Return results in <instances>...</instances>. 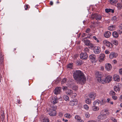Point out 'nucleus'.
<instances>
[{
  "instance_id": "1",
  "label": "nucleus",
  "mask_w": 122,
  "mask_h": 122,
  "mask_svg": "<svg viewBox=\"0 0 122 122\" xmlns=\"http://www.w3.org/2000/svg\"><path fill=\"white\" fill-rule=\"evenodd\" d=\"M73 74L74 79L78 83L81 84H84L85 83L86 77L81 71L79 70L74 71Z\"/></svg>"
},
{
  "instance_id": "2",
  "label": "nucleus",
  "mask_w": 122,
  "mask_h": 122,
  "mask_svg": "<svg viewBox=\"0 0 122 122\" xmlns=\"http://www.w3.org/2000/svg\"><path fill=\"white\" fill-rule=\"evenodd\" d=\"M95 75L97 78V81L99 83H102V81L103 80L102 78L103 76V74L102 73L98 72H97L95 73Z\"/></svg>"
},
{
  "instance_id": "3",
  "label": "nucleus",
  "mask_w": 122,
  "mask_h": 122,
  "mask_svg": "<svg viewBox=\"0 0 122 122\" xmlns=\"http://www.w3.org/2000/svg\"><path fill=\"white\" fill-rule=\"evenodd\" d=\"M112 79V76L111 75H108L104 79H103L101 83L102 84H105L106 83H109L111 81Z\"/></svg>"
},
{
  "instance_id": "4",
  "label": "nucleus",
  "mask_w": 122,
  "mask_h": 122,
  "mask_svg": "<svg viewBox=\"0 0 122 122\" xmlns=\"http://www.w3.org/2000/svg\"><path fill=\"white\" fill-rule=\"evenodd\" d=\"M103 114H102L98 116V118L99 120H105L107 118V116L106 114V111L105 110L104 111Z\"/></svg>"
},
{
  "instance_id": "5",
  "label": "nucleus",
  "mask_w": 122,
  "mask_h": 122,
  "mask_svg": "<svg viewBox=\"0 0 122 122\" xmlns=\"http://www.w3.org/2000/svg\"><path fill=\"white\" fill-rule=\"evenodd\" d=\"M89 60L93 63H96L97 61L96 56L94 54H91L89 56Z\"/></svg>"
},
{
  "instance_id": "6",
  "label": "nucleus",
  "mask_w": 122,
  "mask_h": 122,
  "mask_svg": "<svg viewBox=\"0 0 122 122\" xmlns=\"http://www.w3.org/2000/svg\"><path fill=\"white\" fill-rule=\"evenodd\" d=\"M91 17L93 19L95 18L97 20H100L102 18L101 16L100 15L97 14H94L92 15Z\"/></svg>"
},
{
  "instance_id": "7",
  "label": "nucleus",
  "mask_w": 122,
  "mask_h": 122,
  "mask_svg": "<svg viewBox=\"0 0 122 122\" xmlns=\"http://www.w3.org/2000/svg\"><path fill=\"white\" fill-rule=\"evenodd\" d=\"M80 56L81 59L82 60L86 59L88 57L87 54L86 52H81L80 54Z\"/></svg>"
},
{
  "instance_id": "8",
  "label": "nucleus",
  "mask_w": 122,
  "mask_h": 122,
  "mask_svg": "<svg viewBox=\"0 0 122 122\" xmlns=\"http://www.w3.org/2000/svg\"><path fill=\"white\" fill-rule=\"evenodd\" d=\"M48 114L51 116H54L56 115V112L52 109H50L48 112Z\"/></svg>"
},
{
  "instance_id": "9",
  "label": "nucleus",
  "mask_w": 122,
  "mask_h": 122,
  "mask_svg": "<svg viewBox=\"0 0 122 122\" xmlns=\"http://www.w3.org/2000/svg\"><path fill=\"white\" fill-rule=\"evenodd\" d=\"M103 43L104 45L109 47L111 48L112 46V44L108 41H104L103 42Z\"/></svg>"
},
{
  "instance_id": "10",
  "label": "nucleus",
  "mask_w": 122,
  "mask_h": 122,
  "mask_svg": "<svg viewBox=\"0 0 122 122\" xmlns=\"http://www.w3.org/2000/svg\"><path fill=\"white\" fill-rule=\"evenodd\" d=\"M89 97L91 98V99L94 100L95 99L96 96V94L94 92H92L89 95Z\"/></svg>"
},
{
  "instance_id": "11",
  "label": "nucleus",
  "mask_w": 122,
  "mask_h": 122,
  "mask_svg": "<svg viewBox=\"0 0 122 122\" xmlns=\"http://www.w3.org/2000/svg\"><path fill=\"white\" fill-rule=\"evenodd\" d=\"M105 67L106 70L107 71H109L111 70L112 66L110 64L107 63L105 64Z\"/></svg>"
},
{
  "instance_id": "12",
  "label": "nucleus",
  "mask_w": 122,
  "mask_h": 122,
  "mask_svg": "<svg viewBox=\"0 0 122 122\" xmlns=\"http://www.w3.org/2000/svg\"><path fill=\"white\" fill-rule=\"evenodd\" d=\"M94 51L96 54L99 53L101 51L100 47H99L95 46L94 48Z\"/></svg>"
},
{
  "instance_id": "13",
  "label": "nucleus",
  "mask_w": 122,
  "mask_h": 122,
  "mask_svg": "<svg viewBox=\"0 0 122 122\" xmlns=\"http://www.w3.org/2000/svg\"><path fill=\"white\" fill-rule=\"evenodd\" d=\"M75 118L77 122H84L83 120L81 119V117L78 115H76L75 116Z\"/></svg>"
},
{
  "instance_id": "14",
  "label": "nucleus",
  "mask_w": 122,
  "mask_h": 122,
  "mask_svg": "<svg viewBox=\"0 0 122 122\" xmlns=\"http://www.w3.org/2000/svg\"><path fill=\"white\" fill-rule=\"evenodd\" d=\"M51 101V102L53 104L57 103L58 102V100L57 99V97H52Z\"/></svg>"
},
{
  "instance_id": "15",
  "label": "nucleus",
  "mask_w": 122,
  "mask_h": 122,
  "mask_svg": "<svg viewBox=\"0 0 122 122\" xmlns=\"http://www.w3.org/2000/svg\"><path fill=\"white\" fill-rule=\"evenodd\" d=\"M117 56V54L114 52H111L109 55V58L111 59H112L114 58H115Z\"/></svg>"
},
{
  "instance_id": "16",
  "label": "nucleus",
  "mask_w": 122,
  "mask_h": 122,
  "mask_svg": "<svg viewBox=\"0 0 122 122\" xmlns=\"http://www.w3.org/2000/svg\"><path fill=\"white\" fill-rule=\"evenodd\" d=\"M78 103L77 100L76 99H74L71 101H70L69 104L72 106L76 105Z\"/></svg>"
},
{
  "instance_id": "17",
  "label": "nucleus",
  "mask_w": 122,
  "mask_h": 122,
  "mask_svg": "<svg viewBox=\"0 0 122 122\" xmlns=\"http://www.w3.org/2000/svg\"><path fill=\"white\" fill-rule=\"evenodd\" d=\"M83 41L86 45L87 46L91 45V47H93V45L91 44V43L90 41L89 40H88L84 39L83 40Z\"/></svg>"
},
{
  "instance_id": "18",
  "label": "nucleus",
  "mask_w": 122,
  "mask_h": 122,
  "mask_svg": "<svg viewBox=\"0 0 122 122\" xmlns=\"http://www.w3.org/2000/svg\"><path fill=\"white\" fill-rule=\"evenodd\" d=\"M66 94H68L70 96L71 98H74L76 97L77 94L76 93L73 92H67Z\"/></svg>"
},
{
  "instance_id": "19",
  "label": "nucleus",
  "mask_w": 122,
  "mask_h": 122,
  "mask_svg": "<svg viewBox=\"0 0 122 122\" xmlns=\"http://www.w3.org/2000/svg\"><path fill=\"white\" fill-rule=\"evenodd\" d=\"M113 79L114 81L117 82L119 81L120 80L119 76L117 74L113 76Z\"/></svg>"
},
{
  "instance_id": "20",
  "label": "nucleus",
  "mask_w": 122,
  "mask_h": 122,
  "mask_svg": "<svg viewBox=\"0 0 122 122\" xmlns=\"http://www.w3.org/2000/svg\"><path fill=\"white\" fill-rule=\"evenodd\" d=\"M105 58V55L104 54H101L99 56V60L100 61H101L104 60Z\"/></svg>"
},
{
  "instance_id": "21",
  "label": "nucleus",
  "mask_w": 122,
  "mask_h": 122,
  "mask_svg": "<svg viewBox=\"0 0 122 122\" xmlns=\"http://www.w3.org/2000/svg\"><path fill=\"white\" fill-rule=\"evenodd\" d=\"M111 33L109 31H107L105 32L104 34V36L106 38H109L111 35Z\"/></svg>"
},
{
  "instance_id": "22",
  "label": "nucleus",
  "mask_w": 122,
  "mask_h": 122,
  "mask_svg": "<svg viewBox=\"0 0 122 122\" xmlns=\"http://www.w3.org/2000/svg\"><path fill=\"white\" fill-rule=\"evenodd\" d=\"M116 27L115 25H112L108 27V29L110 31H113L115 30Z\"/></svg>"
},
{
  "instance_id": "23",
  "label": "nucleus",
  "mask_w": 122,
  "mask_h": 122,
  "mask_svg": "<svg viewBox=\"0 0 122 122\" xmlns=\"http://www.w3.org/2000/svg\"><path fill=\"white\" fill-rule=\"evenodd\" d=\"M3 55H2L1 53H0V64H2L3 63V60L4 57Z\"/></svg>"
},
{
  "instance_id": "24",
  "label": "nucleus",
  "mask_w": 122,
  "mask_h": 122,
  "mask_svg": "<svg viewBox=\"0 0 122 122\" xmlns=\"http://www.w3.org/2000/svg\"><path fill=\"white\" fill-rule=\"evenodd\" d=\"M1 119L2 121H3L5 119V113L3 111L1 113Z\"/></svg>"
},
{
  "instance_id": "25",
  "label": "nucleus",
  "mask_w": 122,
  "mask_h": 122,
  "mask_svg": "<svg viewBox=\"0 0 122 122\" xmlns=\"http://www.w3.org/2000/svg\"><path fill=\"white\" fill-rule=\"evenodd\" d=\"M83 63V61L80 60H79L76 61V64L77 65L79 66L82 64Z\"/></svg>"
},
{
  "instance_id": "26",
  "label": "nucleus",
  "mask_w": 122,
  "mask_h": 122,
  "mask_svg": "<svg viewBox=\"0 0 122 122\" xmlns=\"http://www.w3.org/2000/svg\"><path fill=\"white\" fill-rule=\"evenodd\" d=\"M86 103L87 104H90L92 103L91 100L89 98H86L85 100Z\"/></svg>"
},
{
  "instance_id": "27",
  "label": "nucleus",
  "mask_w": 122,
  "mask_h": 122,
  "mask_svg": "<svg viewBox=\"0 0 122 122\" xmlns=\"http://www.w3.org/2000/svg\"><path fill=\"white\" fill-rule=\"evenodd\" d=\"M61 88L59 86L56 87L54 90V92H61Z\"/></svg>"
},
{
  "instance_id": "28",
  "label": "nucleus",
  "mask_w": 122,
  "mask_h": 122,
  "mask_svg": "<svg viewBox=\"0 0 122 122\" xmlns=\"http://www.w3.org/2000/svg\"><path fill=\"white\" fill-rule=\"evenodd\" d=\"M114 89L115 91H119L120 90V88L118 85L115 86L114 87Z\"/></svg>"
},
{
  "instance_id": "29",
  "label": "nucleus",
  "mask_w": 122,
  "mask_h": 122,
  "mask_svg": "<svg viewBox=\"0 0 122 122\" xmlns=\"http://www.w3.org/2000/svg\"><path fill=\"white\" fill-rule=\"evenodd\" d=\"M112 35L115 38H117L118 36V33L114 31L112 33Z\"/></svg>"
},
{
  "instance_id": "30",
  "label": "nucleus",
  "mask_w": 122,
  "mask_h": 122,
  "mask_svg": "<svg viewBox=\"0 0 122 122\" xmlns=\"http://www.w3.org/2000/svg\"><path fill=\"white\" fill-rule=\"evenodd\" d=\"M92 110L94 111H97L99 110V108L97 107L93 106L92 107Z\"/></svg>"
},
{
  "instance_id": "31",
  "label": "nucleus",
  "mask_w": 122,
  "mask_h": 122,
  "mask_svg": "<svg viewBox=\"0 0 122 122\" xmlns=\"http://www.w3.org/2000/svg\"><path fill=\"white\" fill-rule=\"evenodd\" d=\"M43 122H49L48 118L46 117H45L43 119Z\"/></svg>"
},
{
  "instance_id": "32",
  "label": "nucleus",
  "mask_w": 122,
  "mask_h": 122,
  "mask_svg": "<svg viewBox=\"0 0 122 122\" xmlns=\"http://www.w3.org/2000/svg\"><path fill=\"white\" fill-rule=\"evenodd\" d=\"M64 116L67 118H70L71 117V115L69 113H67L65 114Z\"/></svg>"
},
{
  "instance_id": "33",
  "label": "nucleus",
  "mask_w": 122,
  "mask_h": 122,
  "mask_svg": "<svg viewBox=\"0 0 122 122\" xmlns=\"http://www.w3.org/2000/svg\"><path fill=\"white\" fill-rule=\"evenodd\" d=\"M63 97L64 100L66 101H68L69 100V97L66 95H64Z\"/></svg>"
},
{
  "instance_id": "34",
  "label": "nucleus",
  "mask_w": 122,
  "mask_h": 122,
  "mask_svg": "<svg viewBox=\"0 0 122 122\" xmlns=\"http://www.w3.org/2000/svg\"><path fill=\"white\" fill-rule=\"evenodd\" d=\"M67 81V79L66 78H64L62 79L61 81V83L62 84H64Z\"/></svg>"
},
{
  "instance_id": "35",
  "label": "nucleus",
  "mask_w": 122,
  "mask_h": 122,
  "mask_svg": "<svg viewBox=\"0 0 122 122\" xmlns=\"http://www.w3.org/2000/svg\"><path fill=\"white\" fill-rule=\"evenodd\" d=\"M62 88L63 91H67V90L68 91H69V90L68 89V87L66 86H63Z\"/></svg>"
},
{
  "instance_id": "36",
  "label": "nucleus",
  "mask_w": 122,
  "mask_h": 122,
  "mask_svg": "<svg viewBox=\"0 0 122 122\" xmlns=\"http://www.w3.org/2000/svg\"><path fill=\"white\" fill-rule=\"evenodd\" d=\"M120 3H118L117 4V7L119 9H120L122 8V5Z\"/></svg>"
},
{
  "instance_id": "37",
  "label": "nucleus",
  "mask_w": 122,
  "mask_h": 122,
  "mask_svg": "<svg viewBox=\"0 0 122 122\" xmlns=\"http://www.w3.org/2000/svg\"><path fill=\"white\" fill-rule=\"evenodd\" d=\"M84 108L86 110H88L89 109V107L88 106L86 105L85 104L84 106Z\"/></svg>"
},
{
  "instance_id": "38",
  "label": "nucleus",
  "mask_w": 122,
  "mask_h": 122,
  "mask_svg": "<svg viewBox=\"0 0 122 122\" xmlns=\"http://www.w3.org/2000/svg\"><path fill=\"white\" fill-rule=\"evenodd\" d=\"M73 66L72 63H70L67 65V67L68 68H72Z\"/></svg>"
},
{
  "instance_id": "39",
  "label": "nucleus",
  "mask_w": 122,
  "mask_h": 122,
  "mask_svg": "<svg viewBox=\"0 0 122 122\" xmlns=\"http://www.w3.org/2000/svg\"><path fill=\"white\" fill-rule=\"evenodd\" d=\"M109 1L111 4L116 3L117 2V0H110Z\"/></svg>"
},
{
  "instance_id": "40",
  "label": "nucleus",
  "mask_w": 122,
  "mask_h": 122,
  "mask_svg": "<svg viewBox=\"0 0 122 122\" xmlns=\"http://www.w3.org/2000/svg\"><path fill=\"white\" fill-rule=\"evenodd\" d=\"M112 42L113 44L116 45H117L118 44L117 41L116 40H112Z\"/></svg>"
},
{
  "instance_id": "41",
  "label": "nucleus",
  "mask_w": 122,
  "mask_h": 122,
  "mask_svg": "<svg viewBox=\"0 0 122 122\" xmlns=\"http://www.w3.org/2000/svg\"><path fill=\"white\" fill-rule=\"evenodd\" d=\"M57 107L56 106L53 105L51 106V108L50 109H52L53 110H55L56 109Z\"/></svg>"
},
{
  "instance_id": "42",
  "label": "nucleus",
  "mask_w": 122,
  "mask_h": 122,
  "mask_svg": "<svg viewBox=\"0 0 122 122\" xmlns=\"http://www.w3.org/2000/svg\"><path fill=\"white\" fill-rule=\"evenodd\" d=\"M110 10L111 9L106 8L105 9V12L107 13L110 12Z\"/></svg>"
},
{
  "instance_id": "43",
  "label": "nucleus",
  "mask_w": 122,
  "mask_h": 122,
  "mask_svg": "<svg viewBox=\"0 0 122 122\" xmlns=\"http://www.w3.org/2000/svg\"><path fill=\"white\" fill-rule=\"evenodd\" d=\"M85 116L86 118H88L90 116V115L88 112H87L86 113Z\"/></svg>"
},
{
  "instance_id": "44",
  "label": "nucleus",
  "mask_w": 122,
  "mask_h": 122,
  "mask_svg": "<svg viewBox=\"0 0 122 122\" xmlns=\"http://www.w3.org/2000/svg\"><path fill=\"white\" fill-rule=\"evenodd\" d=\"M117 18L116 16H114L112 18V20L113 21H115L116 20Z\"/></svg>"
},
{
  "instance_id": "45",
  "label": "nucleus",
  "mask_w": 122,
  "mask_h": 122,
  "mask_svg": "<svg viewBox=\"0 0 122 122\" xmlns=\"http://www.w3.org/2000/svg\"><path fill=\"white\" fill-rule=\"evenodd\" d=\"M111 120L114 122H117V120L113 117L111 118Z\"/></svg>"
},
{
  "instance_id": "46",
  "label": "nucleus",
  "mask_w": 122,
  "mask_h": 122,
  "mask_svg": "<svg viewBox=\"0 0 122 122\" xmlns=\"http://www.w3.org/2000/svg\"><path fill=\"white\" fill-rule=\"evenodd\" d=\"M105 101L104 100H102L100 102V104L101 105H103L105 103Z\"/></svg>"
},
{
  "instance_id": "47",
  "label": "nucleus",
  "mask_w": 122,
  "mask_h": 122,
  "mask_svg": "<svg viewBox=\"0 0 122 122\" xmlns=\"http://www.w3.org/2000/svg\"><path fill=\"white\" fill-rule=\"evenodd\" d=\"M90 29L89 28H88L86 30V32L87 33H89L90 32Z\"/></svg>"
},
{
  "instance_id": "48",
  "label": "nucleus",
  "mask_w": 122,
  "mask_h": 122,
  "mask_svg": "<svg viewBox=\"0 0 122 122\" xmlns=\"http://www.w3.org/2000/svg\"><path fill=\"white\" fill-rule=\"evenodd\" d=\"M109 94L110 95H114L115 94V92H110Z\"/></svg>"
},
{
  "instance_id": "49",
  "label": "nucleus",
  "mask_w": 122,
  "mask_h": 122,
  "mask_svg": "<svg viewBox=\"0 0 122 122\" xmlns=\"http://www.w3.org/2000/svg\"><path fill=\"white\" fill-rule=\"evenodd\" d=\"M84 51L85 52H88L89 51V49L88 48H85L84 49Z\"/></svg>"
},
{
  "instance_id": "50",
  "label": "nucleus",
  "mask_w": 122,
  "mask_h": 122,
  "mask_svg": "<svg viewBox=\"0 0 122 122\" xmlns=\"http://www.w3.org/2000/svg\"><path fill=\"white\" fill-rule=\"evenodd\" d=\"M112 98L114 100H116L117 99V97L116 96H112Z\"/></svg>"
},
{
  "instance_id": "51",
  "label": "nucleus",
  "mask_w": 122,
  "mask_h": 122,
  "mask_svg": "<svg viewBox=\"0 0 122 122\" xmlns=\"http://www.w3.org/2000/svg\"><path fill=\"white\" fill-rule=\"evenodd\" d=\"M28 6H29V5H26L25 6V10H27V9L28 8H29Z\"/></svg>"
},
{
  "instance_id": "52",
  "label": "nucleus",
  "mask_w": 122,
  "mask_h": 122,
  "mask_svg": "<svg viewBox=\"0 0 122 122\" xmlns=\"http://www.w3.org/2000/svg\"><path fill=\"white\" fill-rule=\"evenodd\" d=\"M105 53L106 54H108L110 53L109 51L107 50L105 51Z\"/></svg>"
},
{
  "instance_id": "53",
  "label": "nucleus",
  "mask_w": 122,
  "mask_h": 122,
  "mask_svg": "<svg viewBox=\"0 0 122 122\" xmlns=\"http://www.w3.org/2000/svg\"><path fill=\"white\" fill-rule=\"evenodd\" d=\"M119 72L120 74L122 75V68L120 69L119 70Z\"/></svg>"
},
{
  "instance_id": "54",
  "label": "nucleus",
  "mask_w": 122,
  "mask_h": 122,
  "mask_svg": "<svg viewBox=\"0 0 122 122\" xmlns=\"http://www.w3.org/2000/svg\"><path fill=\"white\" fill-rule=\"evenodd\" d=\"M114 12V10L113 9H111L110 12H111L112 13H113Z\"/></svg>"
},
{
  "instance_id": "55",
  "label": "nucleus",
  "mask_w": 122,
  "mask_h": 122,
  "mask_svg": "<svg viewBox=\"0 0 122 122\" xmlns=\"http://www.w3.org/2000/svg\"><path fill=\"white\" fill-rule=\"evenodd\" d=\"M16 102H17L16 103H18L19 104H20V103H21V102L20 101V100L19 99L17 100Z\"/></svg>"
},
{
  "instance_id": "56",
  "label": "nucleus",
  "mask_w": 122,
  "mask_h": 122,
  "mask_svg": "<svg viewBox=\"0 0 122 122\" xmlns=\"http://www.w3.org/2000/svg\"><path fill=\"white\" fill-rule=\"evenodd\" d=\"M97 103H98V105L100 103V101L99 100H96L95 101Z\"/></svg>"
},
{
  "instance_id": "57",
  "label": "nucleus",
  "mask_w": 122,
  "mask_h": 122,
  "mask_svg": "<svg viewBox=\"0 0 122 122\" xmlns=\"http://www.w3.org/2000/svg\"><path fill=\"white\" fill-rule=\"evenodd\" d=\"M119 28L120 29H122V24H121L119 26Z\"/></svg>"
},
{
  "instance_id": "58",
  "label": "nucleus",
  "mask_w": 122,
  "mask_h": 122,
  "mask_svg": "<svg viewBox=\"0 0 122 122\" xmlns=\"http://www.w3.org/2000/svg\"><path fill=\"white\" fill-rule=\"evenodd\" d=\"M50 5H52L53 4V2L52 1H51L50 2Z\"/></svg>"
},
{
  "instance_id": "59",
  "label": "nucleus",
  "mask_w": 122,
  "mask_h": 122,
  "mask_svg": "<svg viewBox=\"0 0 122 122\" xmlns=\"http://www.w3.org/2000/svg\"><path fill=\"white\" fill-rule=\"evenodd\" d=\"M97 103L96 102L94 101L93 103V106H95L96 105V104Z\"/></svg>"
},
{
  "instance_id": "60",
  "label": "nucleus",
  "mask_w": 122,
  "mask_h": 122,
  "mask_svg": "<svg viewBox=\"0 0 122 122\" xmlns=\"http://www.w3.org/2000/svg\"><path fill=\"white\" fill-rule=\"evenodd\" d=\"M110 100V99L109 98H108L107 99L106 102H107L109 103V101Z\"/></svg>"
},
{
  "instance_id": "61",
  "label": "nucleus",
  "mask_w": 122,
  "mask_h": 122,
  "mask_svg": "<svg viewBox=\"0 0 122 122\" xmlns=\"http://www.w3.org/2000/svg\"><path fill=\"white\" fill-rule=\"evenodd\" d=\"M104 69V68L103 66H101V70L102 71H103Z\"/></svg>"
},
{
  "instance_id": "62",
  "label": "nucleus",
  "mask_w": 122,
  "mask_h": 122,
  "mask_svg": "<svg viewBox=\"0 0 122 122\" xmlns=\"http://www.w3.org/2000/svg\"><path fill=\"white\" fill-rule=\"evenodd\" d=\"M118 32L119 33V34H121L122 33V31L120 30H118Z\"/></svg>"
},
{
  "instance_id": "63",
  "label": "nucleus",
  "mask_w": 122,
  "mask_h": 122,
  "mask_svg": "<svg viewBox=\"0 0 122 122\" xmlns=\"http://www.w3.org/2000/svg\"><path fill=\"white\" fill-rule=\"evenodd\" d=\"M87 122H96L94 121L89 120V121H88Z\"/></svg>"
},
{
  "instance_id": "64",
  "label": "nucleus",
  "mask_w": 122,
  "mask_h": 122,
  "mask_svg": "<svg viewBox=\"0 0 122 122\" xmlns=\"http://www.w3.org/2000/svg\"><path fill=\"white\" fill-rule=\"evenodd\" d=\"M120 100L121 101H122V95H121L120 96Z\"/></svg>"
}]
</instances>
